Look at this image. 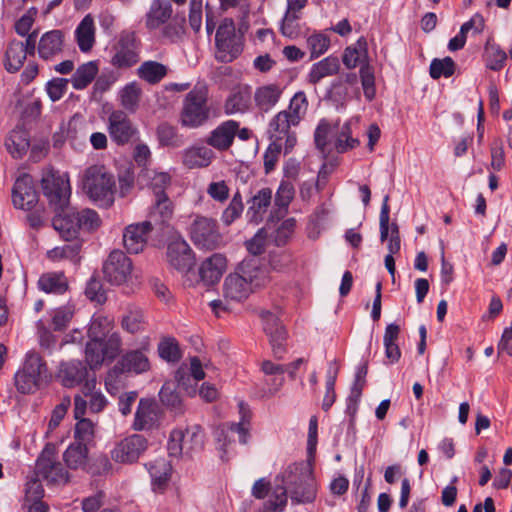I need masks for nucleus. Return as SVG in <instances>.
Masks as SVG:
<instances>
[{"label":"nucleus","instance_id":"obj_1","mask_svg":"<svg viewBox=\"0 0 512 512\" xmlns=\"http://www.w3.org/2000/svg\"><path fill=\"white\" fill-rule=\"evenodd\" d=\"M275 481L287 488L292 502L310 503L316 498L317 487L309 462L301 461L289 464L277 475Z\"/></svg>","mask_w":512,"mask_h":512},{"label":"nucleus","instance_id":"obj_2","mask_svg":"<svg viewBox=\"0 0 512 512\" xmlns=\"http://www.w3.org/2000/svg\"><path fill=\"white\" fill-rule=\"evenodd\" d=\"M83 192L99 207L113 205L116 193V180L104 165H91L83 171L81 177Z\"/></svg>","mask_w":512,"mask_h":512},{"label":"nucleus","instance_id":"obj_3","mask_svg":"<svg viewBox=\"0 0 512 512\" xmlns=\"http://www.w3.org/2000/svg\"><path fill=\"white\" fill-rule=\"evenodd\" d=\"M48 378L46 363L38 353L29 352L22 369L15 374V386L22 394L34 393L48 381Z\"/></svg>","mask_w":512,"mask_h":512},{"label":"nucleus","instance_id":"obj_4","mask_svg":"<svg viewBox=\"0 0 512 512\" xmlns=\"http://www.w3.org/2000/svg\"><path fill=\"white\" fill-rule=\"evenodd\" d=\"M141 42L136 33L123 30L111 47L110 64L120 70H126L140 61Z\"/></svg>","mask_w":512,"mask_h":512},{"label":"nucleus","instance_id":"obj_5","mask_svg":"<svg viewBox=\"0 0 512 512\" xmlns=\"http://www.w3.org/2000/svg\"><path fill=\"white\" fill-rule=\"evenodd\" d=\"M215 58L221 63L234 61L243 51V40L236 33L232 19H224L219 25L215 35Z\"/></svg>","mask_w":512,"mask_h":512},{"label":"nucleus","instance_id":"obj_6","mask_svg":"<svg viewBox=\"0 0 512 512\" xmlns=\"http://www.w3.org/2000/svg\"><path fill=\"white\" fill-rule=\"evenodd\" d=\"M41 186L44 196L55 211H62L68 206L71 196L68 174L49 169L42 176Z\"/></svg>","mask_w":512,"mask_h":512},{"label":"nucleus","instance_id":"obj_7","mask_svg":"<svg viewBox=\"0 0 512 512\" xmlns=\"http://www.w3.org/2000/svg\"><path fill=\"white\" fill-rule=\"evenodd\" d=\"M36 472L49 484L64 485L70 481V473L58 460L56 445L48 443L36 462Z\"/></svg>","mask_w":512,"mask_h":512},{"label":"nucleus","instance_id":"obj_8","mask_svg":"<svg viewBox=\"0 0 512 512\" xmlns=\"http://www.w3.org/2000/svg\"><path fill=\"white\" fill-rule=\"evenodd\" d=\"M207 95L204 89H193L184 100L180 121L185 127L196 128L208 118Z\"/></svg>","mask_w":512,"mask_h":512},{"label":"nucleus","instance_id":"obj_9","mask_svg":"<svg viewBox=\"0 0 512 512\" xmlns=\"http://www.w3.org/2000/svg\"><path fill=\"white\" fill-rule=\"evenodd\" d=\"M150 370V361L147 356V349H135L125 353L115 364L106 378V386L112 385L120 374L133 373L142 374Z\"/></svg>","mask_w":512,"mask_h":512},{"label":"nucleus","instance_id":"obj_10","mask_svg":"<svg viewBox=\"0 0 512 512\" xmlns=\"http://www.w3.org/2000/svg\"><path fill=\"white\" fill-rule=\"evenodd\" d=\"M193 243L204 250H215L222 243V236L214 219L197 216L190 228Z\"/></svg>","mask_w":512,"mask_h":512},{"label":"nucleus","instance_id":"obj_11","mask_svg":"<svg viewBox=\"0 0 512 512\" xmlns=\"http://www.w3.org/2000/svg\"><path fill=\"white\" fill-rule=\"evenodd\" d=\"M108 133L117 145H126L138 138L136 125L123 110H114L108 117Z\"/></svg>","mask_w":512,"mask_h":512},{"label":"nucleus","instance_id":"obj_12","mask_svg":"<svg viewBox=\"0 0 512 512\" xmlns=\"http://www.w3.org/2000/svg\"><path fill=\"white\" fill-rule=\"evenodd\" d=\"M103 273L111 284L121 285L125 283L132 272V262L120 250L112 251L103 263Z\"/></svg>","mask_w":512,"mask_h":512},{"label":"nucleus","instance_id":"obj_13","mask_svg":"<svg viewBox=\"0 0 512 512\" xmlns=\"http://www.w3.org/2000/svg\"><path fill=\"white\" fill-rule=\"evenodd\" d=\"M292 126L297 124L290 122V117L284 111L278 112L268 124L269 138L272 142L283 143L285 153L290 152L297 142L296 134L290 130Z\"/></svg>","mask_w":512,"mask_h":512},{"label":"nucleus","instance_id":"obj_14","mask_svg":"<svg viewBox=\"0 0 512 512\" xmlns=\"http://www.w3.org/2000/svg\"><path fill=\"white\" fill-rule=\"evenodd\" d=\"M167 260L180 273L189 272L195 265V255L182 238L173 239L167 246Z\"/></svg>","mask_w":512,"mask_h":512},{"label":"nucleus","instance_id":"obj_15","mask_svg":"<svg viewBox=\"0 0 512 512\" xmlns=\"http://www.w3.org/2000/svg\"><path fill=\"white\" fill-rule=\"evenodd\" d=\"M146 449V438L134 434L120 441L111 451V457L115 462L130 464L137 461Z\"/></svg>","mask_w":512,"mask_h":512},{"label":"nucleus","instance_id":"obj_16","mask_svg":"<svg viewBox=\"0 0 512 512\" xmlns=\"http://www.w3.org/2000/svg\"><path fill=\"white\" fill-rule=\"evenodd\" d=\"M12 201L15 208L31 211L38 203V193L33 179L28 174L17 178L12 189Z\"/></svg>","mask_w":512,"mask_h":512},{"label":"nucleus","instance_id":"obj_17","mask_svg":"<svg viewBox=\"0 0 512 512\" xmlns=\"http://www.w3.org/2000/svg\"><path fill=\"white\" fill-rule=\"evenodd\" d=\"M263 321V329L272 347V352L275 357L281 359L286 352L285 341L287 339V333L284 327L279 322L278 318L269 311L261 313Z\"/></svg>","mask_w":512,"mask_h":512},{"label":"nucleus","instance_id":"obj_18","mask_svg":"<svg viewBox=\"0 0 512 512\" xmlns=\"http://www.w3.org/2000/svg\"><path fill=\"white\" fill-rule=\"evenodd\" d=\"M152 230L151 222L143 221L128 225L123 233V243L127 251L131 254L142 252Z\"/></svg>","mask_w":512,"mask_h":512},{"label":"nucleus","instance_id":"obj_19","mask_svg":"<svg viewBox=\"0 0 512 512\" xmlns=\"http://www.w3.org/2000/svg\"><path fill=\"white\" fill-rule=\"evenodd\" d=\"M238 268L246 282L251 286L252 293L267 286L271 281L269 267L261 264L256 259L245 260Z\"/></svg>","mask_w":512,"mask_h":512},{"label":"nucleus","instance_id":"obj_20","mask_svg":"<svg viewBox=\"0 0 512 512\" xmlns=\"http://www.w3.org/2000/svg\"><path fill=\"white\" fill-rule=\"evenodd\" d=\"M222 293L227 302H241L252 293L251 286L246 282L239 268L225 278Z\"/></svg>","mask_w":512,"mask_h":512},{"label":"nucleus","instance_id":"obj_21","mask_svg":"<svg viewBox=\"0 0 512 512\" xmlns=\"http://www.w3.org/2000/svg\"><path fill=\"white\" fill-rule=\"evenodd\" d=\"M65 36L61 30L45 32L39 39L37 52L41 59L52 60L59 56L64 48Z\"/></svg>","mask_w":512,"mask_h":512},{"label":"nucleus","instance_id":"obj_22","mask_svg":"<svg viewBox=\"0 0 512 512\" xmlns=\"http://www.w3.org/2000/svg\"><path fill=\"white\" fill-rule=\"evenodd\" d=\"M227 267V259L223 254L214 253L204 259L199 266V275L206 285H213L221 279Z\"/></svg>","mask_w":512,"mask_h":512},{"label":"nucleus","instance_id":"obj_23","mask_svg":"<svg viewBox=\"0 0 512 512\" xmlns=\"http://www.w3.org/2000/svg\"><path fill=\"white\" fill-rule=\"evenodd\" d=\"M173 13L169 0H153L145 15V26L148 30H156L171 20Z\"/></svg>","mask_w":512,"mask_h":512},{"label":"nucleus","instance_id":"obj_24","mask_svg":"<svg viewBox=\"0 0 512 512\" xmlns=\"http://www.w3.org/2000/svg\"><path fill=\"white\" fill-rule=\"evenodd\" d=\"M157 416V403L152 399L142 398L138 403L132 427L136 431L151 429L157 421Z\"/></svg>","mask_w":512,"mask_h":512},{"label":"nucleus","instance_id":"obj_25","mask_svg":"<svg viewBox=\"0 0 512 512\" xmlns=\"http://www.w3.org/2000/svg\"><path fill=\"white\" fill-rule=\"evenodd\" d=\"M239 123L234 120H228L215 128L207 139V144L210 146L224 151L227 150L233 143Z\"/></svg>","mask_w":512,"mask_h":512},{"label":"nucleus","instance_id":"obj_26","mask_svg":"<svg viewBox=\"0 0 512 512\" xmlns=\"http://www.w3.org/2000/svg\"><path fill=\"white\" fill-rule=\"evenodd\" d=\"M174 205L168 196L156 197L149 209L148 220L151 227L167 224L173 217Z\"/></svg>","mask_w":512,"mask_h":512},{"label":"nucleus","instance_id":"obj_27","mask_svg":"<svg viewBox=\"0 0 512 512\" xmlns=\"http://www.w3.org/2000/svg\"><path fill=\"white\" fill-rule=\"evenodd\" d=\"M281 95L282 89L278 84H266L256 88L253 99L256 108L267 113L278 103Z\"/></svg>","mask_w":512,"mask_h":512},{"label":"nucleus","instance_id":"obj_28","mask_svg":"<svg viewBox=\"0 0 512 512\" xmlns=\"http://www.w3.org/2000/svg\"><path fill=\"white\" fill-rule=\"evenodd\" d=\"M59 376L66 387H75L87 381L88 372L86 366L80 360H71L62 362L60 365Z\"/></svg>","mask_w":512,"mask_h":512},{"label":"nucleus","instance_id":"obj_29","mask_svg":"<svg viewBox=\"0 0 512 512\" xmlns=\"http://www.w3.org/2000/svg\"><path fill=\"white\" fill-rule=\"evenodd\" d=\"M152 480V489L155 493H163L168 485L172 467L164 458L156 459L147 465Z\"/></svg>","mask_w":512,"mask_h":512},{"label":"nucleus","instance_id":"obj_30","mask_svg":"<svg viewBox=\"0 0 512 512\" xmlns=\"http://www.w3.org/2000/svg\"><path fill=\"white\" fill-rule=\"evenodd\" d=\"M271 200V189L263 188L259 190L257 194H255L248 202L249 207L247 209L246 215L249 221L255 224L260 223L263 220V217L271 204Z\"/></svg>","mask_w":512,"mask_h":512},{"label":"nucleus","instance_id":"obj_31","mask_svg":"<svg viewBox=\"0 0 512 512\" xmlns=\"http://www.w3.org/2000/svg\"><path fill=\"white\" fill-rule=\"evenodd\" d=\"M58 213L53 218L52 225L56 231L59 232L60 236L65 241L70 240H79L77 238L78 233L80 231L78 227V223L75 217V214L73 211H69L68 213H60L62 212L57 211Z\"/></svg>","mask_w":512,"mask_h":512},{"label":"nucleus","instance_id":"obj_32","mask_svg":"<svg viewBox=\"0 0 512 512\" xmlns=\"http://www.w3.org/2000/svg\"><path fill=\"white\" fill-rule=\"evenodd\" d=\"M339 69V59L335 56H328L312 65L307 75V80L310 84L315 85L323 78L337 74Z\"/></svg>","mask_w":512,"mask_h":512},{"label":"nucleus","instance_id":"obj_33","mask_svg":"<svg viewBox=\"0 0 512 512\" xmlns=\"http://www.w3.org/2000/svg\"><path fill=\"white\" fill-rule=\"evenodd\" d=\"M214 152L206 146H192L183 152V164L189 168L207 167L213 160Z\"/></svg>","mask_w":512,"mask_h":512},{"label":"nucleus","instance_id":"obj_34","mask_svg":"<svg viewBox=\"0 0 512 512\" xmlns=\"http://www.w3.org/2000/svg\"><path fill=\"white\" fill-rule=\"evenodd\" d=\"M75 39L81 52H89L95 44L94 19L87 14L78 24L75 30Z\"/></svg>","mask_w":512,"mask_h":512},{"label":"nucleus","instance_id":"obj_35","mask_svg":"<svg viewBox=\"0 0 512 512\" xmlns=\"http://www.w3.org/2000/svg\"><path fill=\"white\" fill-rule=\"evenodd\" d=\"M168 72L166 65L157 61H144L137 69V75L140 79L149 84L159 83Z\"/></svg>","mask_w":512,"mask_h":512},{"label":"nucleus","instance_id":"obj_36","mask_svg":"<svg viewBox=\"0 0 512 512\" xmlns=\"http://www.w3.org/2000/svg\"><path fill=\"white\" fill-rule=\"evenodd\" d=\"M88 449L84 443H72L63 453V460L68 469L82 468L87 461Z\"/></svg>","mask_w":512,"mask_h":512},{"label":"nucleus","instance_id":"obj_37","mask_svg":"<svg viewBox=\"0 0 512 512\" xmlns=\"http://www.w3.org/2000/svg\"><path fill=\"white\" fill-rule=\"evenodd\" d=\"M308 106L309 102L305 92L298 91L291 98L288 108L283 111L290 117V122L298 125L305 118Z\"/></svg>","mask_w":512,"mask_h":512},{"label":"nucleus","instance_id":"obj_38","mask_svg":"<svg viewBox=\"0 0 512 512\" xmlns=\"http://www.w3.org/2000/svg\"><path fill=\"white\" fill-rule=\"evenodd\" d=\"M82 248L80 240H70L62 246L54 247L47 252V257L53 261L68 259L73 262L78 261V256Z\"/></svg>","mask_w":512,"mask_h":512},{"label":"nucleus","instance_id":"obj_39","mask_svg":"<svg viewBox=\"0 0 512 512\" xmlns=\"http://www.w3.org/2000/svg\"><path fill=\"white\" fill-rule=\"evenodd\" d=\"M183 448L185 455H192L200 451L204 445V433L200 426L193 425L184 431L182 430Z\"/></svg>","mask_w":512,"mask_h":512},{"label":"nucleus","instance_id":"obj_40","mask_svg":"<svg viewBox=\"0 0 512 512\" xmlns=\"http://www.w3.org/2000/svg\"><path fill=\"white\" fill-rule=\"evenodd\" d=\"M98 65L95 61H89L80 65L71 78L73 87L76 90L86 88L96 77Z\"/></svg>","mask_w":512,"mask_h":512},{"label":"nucleus","instance_id":"obj_41","mask_svg":"<svg viewBox=\"0 0 512 512\" xmlns=\"http://www.w3.org/2000/svg\"><path fill=\"white\" fill-rule=\"evenodd\" d=\"M96 384V378L93 377L87 379L81 388L82 395L89 400V410L93 413L102 411L107 404L105 396L101 392L95 391Z\"/></svg>","mask_w":512,"mask_h":512},{"label":"nucleus","instance_id":"obj_42","mask_svg":"<svg viewBox=\"0 0 512 512\" xmlns=\"http://www.w3.org/2000/svg\"><path fill=\"white\" fill-rule=\"evenodd\" d=\"M23 47L21 41L14 40L10 42L5 54V68L7 71L16 72L22 67L27 57Z\"/></svg>","mask_w":512,"mask_h":512},{"label":"nucleus","instance_id":"obj_43","mask_svg":"<svg viewBox=\"0 0 512 512\" xmlns=\"http://www.w3.org/2000/svg\"><path fill=\"white\" fill-rule=\"evenodd\" d=\"M142 90L136 82L125 85L120 91V104L130 113H134L139 106Z\"/></svg>","mask_w":512,"mask_h":512},{"label":"nucleus","instance_id":"obj_44","mask_svg":"<svg viewBox=\"0 0 512 512\" xmlns=\"http://www.w3.org/2000/svg\"><path fill=\"white\" fill-rule=\"evenodd\" d=\"M38 285L47 293L62 294L68 288L67 279L63 273H47L40 277Z\"/></svg>","mask_w":512,"mask_h":512},{"label":"nucleus","instance_id":"obj_45","mask_svg":"<svg viewBox=\"0 0 512 512\" xmlns=\"http://www.w3.org/2000/svg\"><path fill=\"white\" fill-rule=\"evenodd\" d=\"M6 148L14 158L23 157L29 149L30 143L25 131H12L6 139Z\"/></svg>","mask_w":512,"mask_h":512},{"label":"nucleus","instance_id":"obj_46","mask_svg":"<svg viewBox=\"0 0 512 512\" xmlns=\"http://www.w3.org/2000/svg\"><path fill=\"white\" fill-rule=\"evenodd\" d=\"M250 95L247 91L237 90L232 92L225 101L224 111L226 114L244 113L249 109Z\"/></svg>","mask_w":512,"mask_h":512},{"label":"nucleus","instance_id":"obj_47","mask_svg":"<svg viewBox=\"0 0 512 512\" xmlns=\"http://www.w3.org/2000/svg\"><path fill=\"white\" fill-rule=\"evenodd\" d=\"M367 57V41L360 38L355 46L347 47L343 55V63L348 69L355 68Z\"/></svg>","mask_w":512,"mask_h":512},{"label":"nucleus","instance_id":"obj_48","mask_svg":"<svg viewBox=\"0 0 512 512\" xmlns=\"http://www.w3.org/2000/svg\"><path fill=\"white\" fill-rule=\"evenodd\" d=\"M484 59L488 69L499 71L505 64L507 54L498 45L488 42L485 45Z\"/></svg>","mask_w":512,"mask_h":512},{"label":"nucleus","instance_id":"obj_49","mask_svg":"<svg viewBox=\"0 0 512 512\" xmlns=\"http://www.w3.org/2000/svg\"><path fill=\"white\" fill-rule=\"evenodd\" d=\"M157 138L161 146L177 148L183 145L184 141L177 129L167 123H162L157 127Z\"/></svg>","mask_w":512,"mask_h":512},{"label":"nucleus","instance_id":"obj_50","mask_svg":"<svg viewBox=\"0 0 512 512\" xmlns=\"http://www.w3.org/2000/svg\"><path fill=\"white\" fill-rule=\"evenodd\" d=\"M145 325V317L139 309H130L122 317L121 326L130 334L144 331Z\"/></svg>","mask_w":512,"mask_h":512},{"label":"nucleus","instance_id":"obj_51","mask_svg":"<svg viewBox=\"0 0 512 512\" xmlns=\"http://www.w3.org/2000/svg\"><path fill=\"white\" fill-rule=\"evenodd\" d=\"M80 230L92 231L101 225L98 213L92 209L85 208L80 211H73Z\"/></svg>","mask_w":512,"mask_h":512},{"label":"nucleus","instance_id":"obj_52","mask_svg":"<svg viewBox=\"0 0 512 512\" xmlns=\"http://www.w3.org/2000/svg\"><path fill=\"white\" fill-rule=\"evenodd\" d=\"M85 358L91 369L101 366L107 359L102 347V341H88L85 349Z\"/></svg>","mask_w":512,"mask_h":512},{"label":"nucleus","instance_id":"obj_53","mask_svg":"<svg viewBox=\"0 0 512 512\" xmlns=\"http://www.w3.org/2000/svg\"><path fill=\"white\" fill-rule=\"evenodd\" d=\"M295 189L291 182L282 181L278 187L275 195V205L278 207L279 212L284 214L291 201L294 198Z\"/></svg>","mask_w":512,"mask_h":512},{"label":"nucleus","instance_id":"obj_54","mask_svg":"<svg viewBox=\"0 0 512 512\" xmlns=\"http://www.w3.org/2000/svg\"><path fill=\"white\" fill-rule=\"evenodd\" d=\"M429 72L433 79H439L442 76L448 78L455 72V62L451 57L433 59L430 64Z\"/></svg>","mask_w":512,"mask_h":512},{"label":"nucleus","instance_id":"obj_55","mask_svg":"<svg viewBox=\"0 0 512 512\" xmlns=\"http://www.w3.org/2000/svg\"><path fill=\"white\" fill-rule=\"evenodd\" d=\"M287 488H285L280 482L276 484L270 499L265 503V508L270 511L282 512L284 511L287 500H288Z\"/></svg>","mask_w":512,"mask_h":512},{"label":"nucleus","instance_id":"obj_56","mask_svg":"<svg viewBox=\"0 0 512 512\" xmlns=\"http://www.w3.org/2000/svg\"><path fill=\"white\" fill-rule=\"evenodd\" d=\"M239 408L241 420L238 423H231L229 425V430L238 434L240 443L246 444L249 436L250 416L248 410L242 402L239 404Z\"/></svg>","mask_w":512,"mask_h":512},{"label":"nucleus","instance_id":"obj_57","mask_svg":"<svg viewBox=\"0 0 512 512\" xmlns=\"http://www.w3.org/2000/svg\"><path fill=\"white\" fill-rule=\"evenodd\" d=\"M244 210V205L242 201V196L239 191H237L229 205L225 208L222 213V222L226 225L232 224L236 219H238Z\"/></svg>","mask_w":512,"mask_h":512},{"label":"nucleus","instance_id":"obj_58","mask_svg":"<svg viewBox=\"0 0 512 512\" xmlns=\"http://www.w3.org/2000/svg\"><path fill=\"white\" fill-rule=\"evenodd\" d=\"M159 397L164 405L175 410L181 409L182 400L173 383L166 382L159 392Z\"/></svg>","mask_w":512,"mask_h":512},{"label":"nucleus","instance_id":"obj_59","mask_svg":"<svg viewBox=\"0 0 512 512\" xmlns=\"http://www.w3.org/2000/svg\"><path fill=\"white\" fill-rule=\"evenodd\" d=\"M158 352L162 359L168 362H177L181 358L178 343L172 339H164L159 343Z\"/></svg>","mask_w":512,"mask_h":512},{"label":"nucleus","instance_id":"obj_60","mask_svg":"<svg viewBox=\"0 0 512 512\" xmlns=\"http://www.w3.org/2000/svg\"><path fill=\"white\" fill-rule=\"evenodd\" d=\"M360 78L364 95L368 100H372L375 96V76L374 69L369 64H365L360 68Z\"/></svg>","mask_w":512,"mask_h":512},{"label":"nucleus","instance_id":"obj_61","mask_svg":"<svg viewBox=\"0 0 512 512\" xmlns=\"http://www.w3.org/2000/svg\"><path fill=\"white\" fill-rule=\"evenodd\" d=\"M94 435V425L89 419H80L74 431L75 443H84L87 446L93 439Z\"/></svg>","mask_w":512,"mask_h":512},{"label":"nucleus","instance_id":"obj_62","mask_svg":"<svg viewBox=\"0 0 512 512\" xmlns=\"http://www.w3.org/2000/svg\"><path fill=\"white\" fill-rule=\"evenodd\" d=\"M359 145V141L351 137V128L348 123H345L335 142V147L338 152L343 153L349 149H353Z\"/></svg>","mask_w":512,"mask_h":512},{"label":"nucleus","instance_id":"obj_63","mask_svg":"<svg viewBox=\"0 0 512 512\" xmlns=\"http://www.w3.org/2000/svg\"><path fill=\"white\" fill-rule=\"evenodd\" d=\"M171 184V176L166 172H155L150 178V188L153 192L154 198L167 196L165 190Z\"/></svg>","mask_w":512,"mask_h":512},{"label":"nucleus","instance_id":"obj_64","mask_svg":"<svg viewBox=\"0 0 512 512\" xmlns=\"http://www.w3.org/2000/svg\"><path fill=\"white\" fill-rule=\"evenodd\" d=\"M184 33V26L181 20H169L162 26L161 37L172 43L177 42Z\"/></svg>","mask_w":512,"mask_h":512}]
</instances>
